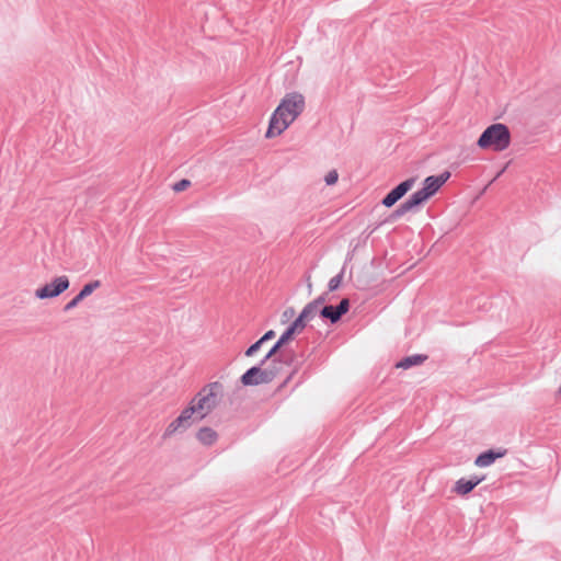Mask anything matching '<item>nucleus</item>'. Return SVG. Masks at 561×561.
<instances>
[{
	"label": "nucleus",
	"mask_w": 561,
	"mask_h": 561,
	"mask_svg": "<svg viewBox=\"0 0 561 561\" xmlns=\"http://www.w3.org/2000/svg\"><path fill=\"white\" fill-rule=\"evenodd\" d=\"M222 385L218 381L204 386L188 402L180 415L165 427L162 438L169 439L184 433L193 423L204 420L219 403Z\"/></svg>",
	"instance_id": "obj_1"
},
{
	"label": "nucleus",
	"mask_w": 561,
	"mask_h": 561,
	"mask_svg": "<svg viewBox=\"0 0 561 561\" xmlns=\"http://www.w3.org/2000/svg\"><path fill=\"white\" fill-rule=\"evenodd\" d=\"M305 96L298 92L287 93L273 112L266 138H274L282 135L304 112Z\"/></svg>",
	"instance_id": "obj_2"
},
{
	"label": "nucleus",
	"mask_w": 561,
	"mask_h": 561,
	"mask_svg": "<svg viewBox=\"0 0 561 561\" xmlns=\"http://www.w3.org/2000/svg\"><path fill=\"white\" fill-rule=\"evenodd\" d=\"M477 145L480 149L495 152L504 151L511 145V133L506 125L495 123L490 125L479 137Z\"/></svg>",
	"instance_id": "obj_3"
},
{
	"label": "nucleus",
	"mask_w": 561,
	"mask_h": 561,
	"mask_svg": "<svg viewBox=\"0 0 561 561\" xmlns=\"http://www.w3.org/2000/svg\"><path fill=\"white\" fill-rule=\"evenodd\" d=\"M449 176V172H444L438 176H427L424 180L423 187L413 193L410 198L401 205V210L409 211L414 207L425 203L433 195H435L436 192H438V190L447 182Z\"/></svg>",
	"instance_id": "obj_4"
},
{
	"label": "nucleus",
	"mask_w": 561,
	"mask_h": 561,
	"mask_svg": "<svg viewBox=\"0 0 561 561\" xmlns=\"http://www.w3.org/2000/svg\"><path fill=\"white\" fill-rule=\"evenodd\" d=\"M274 357L271 358V360L273 359ZM265 360V358L263 359ZM270 362V359H268ZM267 363L266 362H262V365H265ZM278 374V369L276 366L274 367H263V366H254L252 368H250L249 370H247L242 376H241V382L244 385V386H257V385H262V383H268L271 382Z\"/></svg>",
	"instance_id": "obj_5"
},
{
	"label": "nucleus",
	"mask_w": 561,
	"mask_h": 561,
	"mask_svg": "<svg viewBox=\"0 0 561 561\" xmlns=\"http://www.w3.org/2000/svg\"><path fill=\"white\" fill-rule=\"evenodd\" d=\"M308 322L309 320L304 318L302 313H300L299 317L290 324V327L282 334L279 340L266 353L264 362L275 357L280 347L291 341L296 334L301 333Z\"/></svg>",
	"instance_id": "obj_6"
},
{
	"label": "nucleus",
	"mask_w": 561,
	"mask_h": 561,
	"mask_svg": "<svg viewBox=\"0 0 561 561\" xmlns=\"http://www.w3.org/2000/svg\"><path fill=\"white\" fill-rule=\"evenodd\" d=\"M69 286L70 280L68 276H57L51 282L38 287L35 290V297L41 300L55 298L66 291Z\"/></svg>",
	"instance_id": "obj_7"
},
{
	"label": "nucleus",
	"mask_w": 561,
	"mask_h": 561,
	"mask_svg": "<svg viewBox=\"0 0 561 561\" xmlns=\"http://www.w3.org/2000/svg\"><path fill=\"white\" fill-rule=\"evenodd\" d=\"M414 179H408L400 183L397 187L390 191L385 198L382 199V204L386 207L393 206L400 198H402L414 185Z\"/></svg>",
	"instance_id": "obj_8"
},
{
	"label": "nucleus",
	"mask_w": 561,
	"mask_h": 561,
	"mask_svg": "<svg viewBox=\"0 0 561 561\" xmlns=\"http://www.w3.org/2000/svg\"><path fill=\"white\" fill-rule=\"evenodd\" d=\"M350 309L348 299L344 298L341 300L337 307L333 306H323L321 309V317L329 319L332 323L337 322L343 314H345Z\"/></svg>",
	"instance_id": "obj_9"
},
{
	"label": "nucleus",
	"mask_w": 561,
	"mask_h": 561,
	"mask_svg": "<svg viewBox=\"0 0 561 561\" xmlns=\"http://www.w3.org/2000/svg\"><path fill=\"white\" fill-rule=\"evenodd\" d=\"M483 477H472L470 479L461 478L458 481H456L455 485L453 486V492H455L458 495H467L470 493L479 483L483 481Z\"/></svg>",
	"instance_id": "obj_10"
},
{
	"label": "nucleus",
	"mask_w": 561,
	"mask_h": 561,
	"mask_svg": "<svg viewBox=\"0 0 561 561\" xmlns=\"http://www.w3.org/2000/svg\"><path fill=\"white\" fill-rule=\"evenodd\" d=\"M507 454L506 449L488 450L480 454L474 460L477 467H488L492 465L496 459L504 457Z\"/></svg>",
	"instance_id": "obj_11"
},
{
	"label": "nucleus",
	"mask_w": 561,
	"mask_h": 561,
	"mask_svg": "<svg viewBox=\"0 0 561 561\" xmlns=\"http://www.w3.org/2000/svg\"><path fill=\"white\" fill-rule=\"evenodd\" d=\"M195 437L202 445L213 446L218 440V433L209 426H203L197 430Z\"/></svg>",
	"instance_id": "obj_12"
},
{
	"label": "nucleus",
	"mask_w": 561,
	"mask_h": 561,
	"mask_svg": "<svg viewBox=\"0 0 561 561\" xmlns=\"http://www.w3.org/2000/svg\"><path fill=\"white\" fill-rule=\"evenodd\" d=\"M324 300L322 298L316 299L308 304L301 311L302 317L311 321L317 314L321 316V309L323 308Z\"/></svg>",
	"instance_id": "obj_13"
},
{
	"label": "nucleus",
	"mask_w": 561,
	"mask_h": 561,
	"mask_svg": "<svg viewBox=\"0 0 561 561\" xmlns=\"http://www.w3.org/2000/svg\"><path fill=\"white\" fill-rule=\"evenodd\" d=\"M427 359V355L416 354L412 356H408L403 359H401L399 363L396 364L397 368L408 369L412 366H417L423 364Z\"/></svg>",
	"instance_id": "obj_14"
},
{
	"label": "nucleus",
	"mask_w": 561,
	"mask_h": 561,
	"mask_svg": "<svg viewBox=\"0 0 561 561\" xmlns=\"http://www.w3.org/2000/svg\"><path fill=\"white\" fill-rule=\"evenodd\" d=\"M101 286V282L100 280H93V282H90L88 284H85L81 290L79 291V296L84 299L87 298L88 296H90L94 290H96L99 287Z\"/></svg>",
	"instance_id": "obj_15"
},
{
	"label": "nucleus",
	"mask_w": 561,
	"mask_h": 561,
	"mask_svg": "<svg viewBox=\"0 0 561 561\" xmlns=\"http://www.w3.org/2000/svg\"><path fill=\"white\" fill-rule=\"evenodd\" d=\"M264 345L263 341L260 339L254 344H252L247 351L245 356L252 357L256 354L259 350Z\"/></svg>",
	"instance_id": "obj_16"
},
{
	"label": "nucleus",
	"mask_w": 561,
	"mask_h": 561,
	"mask_svg": "<svg viewBox=\"0 0 561 561\" xmlns=\"http://www.w3.org/2000/svg\"><path fill=\"white\" fill-rule=\"evenodd\" d=\"M342 279H343L342 274H339V275L332 277L329 282V289L331 291L336 290L339 288V286L341 285Z\"/></svg>",
	"instance_id": "obj_17"
},
{
	"label": "nucleus",
	"mask_w": 561,
	"mask_h": 561,
	"mask_svg": "<svg viewBox=\"0 0 561 561\" xmlns=\"http://www.w3.org/2000/svg\"><path fill=\"white\" fill-rule=\"evenodd\" d=\"M339 180V174L336 170H331L324 178V181L328 185H334Z\"/></svg>",
	"instance_id": "obj_18"
},
{
	"label": "nucleus",
	"mask_w": 561,
	"mask_h": 561,
	"mask_svg": "<svg viewBox=\"0 0 561 561\" xmlns=\"http://www.w3.org/2000/svg\"><path fill=\"white\" fill-rule=\"evenodd\" d=\"M82 300L83 299L79 295L75 296L70 301H68L65 305L64 310L69 311L71 309L76 308Z\"/></svg>",
	"instance_id": "obj_19"
},
{
	"label": "nucleus",
	"mask_w": 561,
	"mask_h": 561,
	"mask_svg": "<svg viewBox=\"0 0 561 561\" xmlns=\"http://www.w3.org/2000/svg\"><path fill=\"white\" fill-rule=\"evenodd\" d=\"M190 181L188 180H181L180 182L175 183L174 186H173V190L175 192H182L184 191L185 188H187L190 186Z\"/></svg>",
	"instance_id": "obj_20"
},
{
	"label": "nucleus",
	"mask_w": 561,
	"mask_h": 561,
	"mask_svg": "<svg viewBox=\"0 0 561 561\" xmlns=\"http://www.w3.org/2000/svg\"><path fill=\"white\" fill-rule=\"evenodd\" d=\"M274 337H275V332H274L273 330H270V331H267V332H266V333L261 337V340L263 341V343H265V342H267V341H270V340H272V339H274Z\"/></svg>",
	"instance_id": "obj_21"
},
{
	"label": "nucleus",
	"mask_w": 561,
	"mask_h": 561,
	"mask_svg": "<svg viewBox=\"0 0 561 561\" xmlns=\"http://www.w3.org/2000/svg\"><path fill=\"white\" fill-rule=\"evenodd\" d=\"M297 373V368H294L290 374L287 376L286 380L284 383H287L291 378L293 376Z\"/></svg>",
	"instance_id": "obj_22"
},
{
	"label": "nucleus",
	"mask_w": 561,
	"mask_h": 561,
	"mask_svg": "<svg viewBox=\"0 0 561 561\" xmlns=\"http://www.w3.org/2000/svg\"><path fill=\"white\" fill-rule=\"evenodd\" d=\"M288 313L291 316L294 313V310L293 309H289L287 311L284 312V317H287Z\"/></svg>",
	"instance_id": "obj_23"
}]
</instances>
